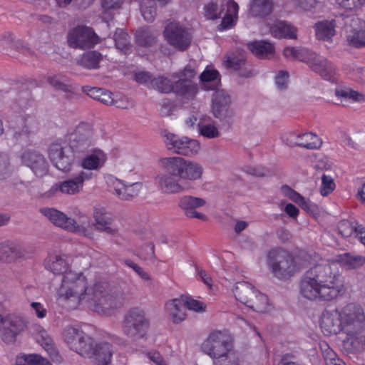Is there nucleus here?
I'll return each instance as SVG.
<instances>
[{
  "instance_id": "6e6d98bb",
  "label": "nucleus",
  "mask_w": 365,
  "mask_h": 365,
  "mask_svg": "<svg viewBox=\"0 0 365 365\" xmlns=\"http://www.w3.org/2000/svg\"><path fill=\"white\" fill-rule=\"evenodd\" d=\"M294 3L304 11H312L321 7L322 4L317 0H292Z\"/></svg>"
},
{
  "instance_id": "c03bdc74",
  "label": "nucleus",
  "mask_w": 365,
  "mask_h": 365,
  "mask_svg": "<svg viewBox=\"0 0 365 365\" xmlns=\"http://www.w3.org/2000/svg\"><path fill=\"white\" fill-rule=\"evenodd\" d=\"M143 185L140 182L125 183L121 200H130L137 197L141 192Z\"/></svg>"
},
{
  "instance_id": "de8ad7c7",
  "label": "nucleus",
  "mask_w": 365,
  "mask_h": 365,
  "mask_svg": "<svg viewBox=\"0 0 365 365\" xmlns=\"http://www.w3.org/2000/svg\"><path fill=\"white\" fill-rule=\"evenodd\" d=\"M115 46L118 49L126 53L129 50L128 34L122 29H118L114 35Z\"/></svg>"
},
{
  "instance_id": "f03ea898",
  "label": "nucleus",
  "mask_w": 365,
  "mask_h": 365,
  "mask_svg": "<svg viewBox=\"0 0 365 365\" xmlns=\"http://www.w3.org/2000/svg\"><path fill=\"white\" fill-rule=\"evenodd\" d=\"M336 263L346 269H357L365 264V257L344 253L329 261L315 256L301 280L302 296L318 302H330L340 296L344 287Z\"/></svg>"
},
{
  "instance_id": "f704fd0d",
  "label": "nucleus",
  "mask_w": 365,
  "mask_h": 365,
  "mask_svg": "<svg viewBox=\"0 0 365 365\" xmlns=\"http://www.w3.org/2000/svg\"><path fill=\"white\" fill-rule=\"evenodd\" d=\"M297 28L289 23L279 21L270 28L271 34L279 38H297Z\"/></svg>"
},
{
  "instance_id": "a878e982",
  "label": "nucleus",
  "mask_w": 365,
  "mask_h": 365,
  "mask_svg": "<svg viewBox=\"0 0 365 365\" xmlns=\"http://www.w3.org/2000/svg\"><path fill=\"white\" fill-rule=\"evenodd\" d=\"M24 322L20 317L9 314V321L1 324V337L6 344L16 341V336L23 331Z\"/></svg>"
},
{
  "instance_id": "cd10ccee",
  "label": "nucleus",
  "mask_w": 365,
  "mask_h": 365,
  "mask_svg": "<svg viewBox=\"0 0 365 365\" xmlns=\"http://www.w3.org/2000/svg\"><path fill=\"white\" fill-rule=\"evenodd\" d=\"M183 296L168 300L165 311L168 319L174 324H180L186 319Z\"/></svg>"
},
{
  "instance_id": "20e7f679",
  "label": "nucleus",
  "mask_w": 365,
  "mask_h": 365,
  "mask_svg": "<svg viewBox=\"0 0 365 365\" xmlns=\"http://www.w3.org/2000/svg\"><path fill=\"white\" fill-rule=\"evenodd\" d=\"M94 142L91 128L81 123L68 134L67 140H58L52 143L48 147V155L54 167L68 173L71 170L78 154L88 151Z\"/></svg>"
},
{
  "instance_id": "c756f323",
  "label": "nucleus",
  "mask_w": 365,
  "mask_h": 365,
  "mask_svg": "<svg viewBox=\"0 0 365 365\" xmlns=\"http://www.w3.org/2000/svg\"><path fill=\"white\" fill-rule=\"evenodd\" d=\"M36 341L48 352L53 361H59L60 356L53 340L47 331L41 326H36L32 331Z\"/></svg>"
},
{
  "instance_id": "0eeeda50",
  "label": "nucleus",
  "mask_w": 365,
  "mask_h": 365,
  "mask_svg": "<svg viewBox=\"0 0 365 365\" xmlns=\"http://www.w3.org/2000/svg\"><path fill=\"white\" fill-rule=\"evenodd\" d=\"M267 264L273 275L279 279H288L303 268L300 259L294 258L289 252L280 247L268 251Z\"/></svg>"
},
{
  "instance_id": "3c124183",
  "label": "nucleus",
  "mask_w": 365,
  "mask_h": 365,
  "mask_svg": "<svg viewBox=\"0 0 365 365\" xmlns=\"http://www.w3.org/2000/svg\"><path fill=\"white\" fill-rule=\"evenodd\" d=\"M335 183L334 179L327 175L322 177V185L320 187V193L323 196H327L335 189Z\"/></svg>"
},
{
  "instance_id": "680f3d73",
  "label": "nucleus",
  "mask_w": 365,
  "mask_h": 365,
  "mask_svg": "<svg viewBox=\"0 0 365 365\" xmlns=\"http://www.w3.org/2000/svg\"><path fill=\"white\" fill-rule=\"evenodd\" d=\"M341 8L346 10H354L361 5V0H335Z\"/></svg>"
},
{
  "instance_id": "4be33fe9",
  "label": "nucleus",
  "mask_w": 365,
  "mask_h": 365,
  "mask_svg": "<svg viewBox=\"0 0 365 365\" xmlns=\"http://www.w3.org/2000/svg\"><path fill=\"white\" fill-rule=\"evenodd\" d=\"M178 205L184 210L187 217L196 218L203 222H206L209 219L205 214L197 211V209L207 206V202L204 198L185 195L180 198Z\"/></svg>"
},
{
  "instance_id": "5701e85b",
  "label": "nucleus",
  "mask_w": 365,
  "mask_h": 365,
  "mask_svg": "<svg viewBox=\"0 0 365 365\" xmlns=\"http://www.w3.org/2000/svg\"><path fill=\"white\" fill-rule=\"evenodd\" d=\"M43 266L48 271L62 277L72 270L67 256L59 251L49 252L44 259Z\"/></svg>"
},
{
  "instance_id": "8fccbe9b",
  "label": "nucleus",
  "mask_w": 365,
  "mask_h": 365,
  "mask_svg": "<svg viewBox=\"0 0 365 365\" xmlns=\"http://www.w3.org/2000/svg\"><path fill=\"white\" fill-rule=\"evenodd\" d=\"M183 298L184 305L187 309L197 313H202L206 311L205 303L187 297H183Z\"/></svg>"
},
{
  "instance_id": "f3484780",
  "label": "nucleus",
  "mask_w": 365,
  "mask_h": 365,
  "mask_svg": "<svg viewBox=\"0 0 365 365\" xmlns=\"http://www.w3.org/2000/svg\"><path fill=\"white\" fill-rule=\"evenodd\" d=\"M161 169L163 172L156 174L153 178L156 188L160 193L174 195L186 190L176 174L165 168Z\"/></svg>"
},
{
  "instance_id": "6e6552de",
  "label": "nucleus",
  "mask_w": 365,
  "mask_h": 365,
  "mask_svg": "<svg viewBox=\"0 0 365 365\" xmlns=\"http://www.w3.org/2000/svg\"><path fill=\"white\" fill-rule=\"evenodd\" d=\"M231 291L237 301L257 312L267 313L273 309L267 297L247 282H236Z\"/></svg>"
},
{
  "instance_id": "052dcab7",
  "label": "nucleus",
  "mask_w": 365,
  "mask_h": 365,
  "mask_svg": "<svg viewBox=\"0 0 365 365\" xmlns=\"http://www.w3.org/2000/svg\"><path fill=\"white\" fill-rule=\"evenodd\" d=\"M153 79L150 73L146 71H139L135 74V80L138 83L144 84L149 87H151Z\"/></svg>"
},
{
  "instance_id": "7ed1b4c3",
  "label": "nucleus",
  "mask_w": 365,
  "mask_h": 365,
  "mask_svg": "<svg viewBox=\"0 0 365 365\" xmlns=\"http://www.w3.org/2000/svg\"><path fill=\"white\" fill-rule=\"evenodd\" d=\"M94 142L91 128L81 123L68 134L67 140H58L52 143L48 147V155L54 167L68 173L71 170L78 154L88 151Z\"/></svg>"
},
{
  "instance_id": "a211bd4d",
  "label": "nucleus",
  "mask_w": 365,
  "mask_h": 365,
  "mask_svg": "<svg viewBox=\"0 0 365 365\" xmlns=\"http://www.w3.org/2000/svg\"><path fill=\"white\" fill-rule=\"evenodd\" d=\"M97 43L96 35L87 26L76 27L68 34V43L74 48L85 49L93 46Z\"/></svg>"
},
{
  "instance_id": "393cba45",
  "label": "nucleus",
  "mask_w": 365,
  "mask_h": 365,
  "mask_svg": "<svg viewBox=\"0 0 365 365\" xmlns=\"http://www.w3.org/2000/svg\"><path fill=\"white\" fill-rule=\"evenodd\" d=\"M348 43L356 48L365 47V21L358 17L351 19L346 31Z\"/></svg>"
},
{
  "instance_id": "e433bc0d",
  "label": "nucleus",
  "mask_w": 365,
  "mask_h": 365,
  "mask_svg": "<svg viewBox=\"0 0 365 365\" xmlns=\"http://www.w3.org/2000/svg\"><path fill=\"white\" fill-rule=\"evenodd\" d=\"M202 86L205 90L217 89L220 85V78L217 70L207 67L200 76Z\"/></svg>"
},
{
  "instance_id": "69168bd1",
  "label": "nucleus",
  "mask_w": 365,
  "mask_h": 365,
  "mask_svg": "<svg viewBox=\"0 0 365 365\" xmlns=\"http://www.w3.org/2000/svg\"><path fill=\"white\" fill-rule=\"evenodd\" d=\"M289 74L287 71H280L275 76V83L279 89L286 88L288 83Z\"/></svg>"
},
{
  "instance_id": "0e129e2a",
  "label": "nucleus",
  "mask_w": 365,
  "mask_h": 365,
  "mask_svg": "<svg viewBox=\"0 0 365 365\" xmlns=\"http://www.w3.org/2000/svg\"><path fill=\"white\" fill-rule=\"evenodd\" d=\"M48 82L53 87L61 90L65 92H70L71 87L69 85L66 84L63 82H61L56 76H49L48 78Z\"/></svg>"
},
{
  "instance_id": "37998d69",
  "label": "nucleus",
  "mask_w": 365,
  "mask_h": 365,
  "mask_svg": "<svg viewBox=\"0 0 365 365\" xmlns=\"http://www.w3.org/2000/svg\"><path fill=\"white\" fill-rule=\"evenodd\" d=\"M358 222L353 218L342 220L338 224L339 232L344 237H348L356 232Z\"/></svg>"
},
{
  "instance_id": "49530a36",
  "label": "nucleus",
  "mask_w": 365,
  "mask_h": 365,
  "mask_svg": "<svg viewBox=\"0 0 365 365\" xmlns=\"http://www.w3.org/2000/svg\"><path fill=\"white\" fill-rule=\"evenodd\" d=\"M108 187L113 193H114L119 199L121 200L123 192L125 182L115 178L114 176H108L106 179Z\"/></svg>"
},
{
  "instance_id": "dca6fc26",
  "label": "nucleus",
  "mask_w": 365,
  "mask_h": 365,
  "mask_svg": "<svg viewBox=\"0 0 365 365\" xmlns=\"http://www.w3.org/2000/svg\"><path fill=\"white\" fill-rule=\"evenodd\" d=\"M93 178V174L92 173L80 171L74 177L52 185L46 195L48 197L55 195L58 192L70 195H76L83 190L84 182Z\"/></svg>"
},
{
  "instance_id": "aec40b11",
  "label": "nucleus",
  "mask_w": 365,
  "mask_h": 365,
  "mask_svg": "<svg viewBox=\"0 0 365 365\" xmlns=\"http://www.w3.org/2000/svg\"><path fill=\"white\" fill-rule=\"evenodd\" d=\"M164 36L170 45L180 51L187 48L190 43L191 38L188 32L176 22H171L167 25Z\"/></svg>"
},
{
  "instance_id": "2f4dec72",
  "label": "nucleus",
  "mask_w": 365,
  "mask_h": 365,
  "mask_svg": "<svg viewBox=\"0 0 365 365\" xmlns=\"http://www.w3.org/2000/svg\"><path fill=\"white\" fill-rule=\"evenodd\" d=\"M93 218L94 220V226L98 230L112 235L117 232V229L111 226L113 222L112 215L105 209L96 208L93 213Z\"/></svg>"
},
{
  "instance_id": "6ab92c4d",
  "label": "nucleus",
  "mask_w": 365,
  "mask_h": 365,
  "mask_svg": "<svg viewBox=\"0 0 365 365\" xmlns=\"http://www.w3.org/2000/svg\"><path fill=\"white\" fill-rule=\"evenodd\" d=\"M26 259L25 246L16 240H6L0 242V262L14 264Z\"/></svg>"
},
{
  "instance_id": "58836bf2",
  "label": "nucleus",
  "mask_w": 365,
  "mask_h": 365,
  "mask_svg": "<svg viewBox=\"0 0 365 365\" xmlns=\"http://www.w3.org/2000/svg\"><path fill=\"white\" fill-rule=\"evenodd\" d=\"M170 0H141L140 11L145 21H152L155 15V6L158 3L160 6H165Z\"/></svg>"
},
{
  "instance_id": "412c9836",
  "label": "nucleus",
  "mask_w": 365,
  "mask_h": 365,
  "mask_svg": "<svg viewBox=\"0 0 365 365\" xmlns=\"http://www.w3.org/2000/svg\"><path fill=\"white\" fill-rule=\"evenodd\" d=\"M21 159L22 163L29 168L36 177L42 178L48 173V163L40 153L26 150L22 153Z\"/></svg>"
},
{
  "instance_id": "4d7b16f0",
  "label": "nucleus",
  "mask_w": 365,
  "mask_h": 365,
  "mask_svg": "<svg viewBox=\"0 0 365 365\" xmlns=\"http://www.w3.org/2000/svg\"><path fill=\"white\" fill-rule=\"evenodd\" d=\"M12 171L8 157L6 155H0V178H6Z\"/></svg>"
},
{
  "instance_id": "1a4fd4ad",
  "label": "nucleus",
  "mask_w": 365,
  "mask_h": 365,
  "mask_svg": "<svg viewBox=\"0 0 365 365\" xmlns=\"http://www.w3.org/2000/svg\"><path fill=\"white\" fill-rule=\"evenodd\" d=\"M159 165L161 168L173 171L180 180L191 182L200 180L204 173L200 163L178 156L162 158Z\"/></svg>"
},
{
  "instance_id": "c85d7f7f",
  "label": "nucleus",
  "mask_w": 365,
  "mask_h": 365,
  "mask_svg": "<svg viewBox=\"0 0 365 365\" xmlns=\"http://www.w3.org/2000/svg\"><path fill=\"white\" fill-rule=\"evenodd\" d=\"M197 128L199 135L208 139L217 138L221 135L219 124L207 115L200 116Z\"/></svg>"
},
{
  "instance_id": "bb28decb",
  "label": "nucleus",
  "mask_w": 365,
  "mask_h": 365,
  "mask_svg": "<svg viewBox=\"0 0 365 365\" xmlns=\"http://www.w3.org/2000/svg\"><path fill=\"white\" fill-rule=\"evenodd\" d=\"M107 160V154L103 150L95 148L81 158L80 166L83 171H98L104 167Z\"/></svg>"
},
{
  "instance_id": "603ef678",
  "label": "nucleus",
  "mask_w": 365,
  "mask_h": 365,
  "mask_svg": "<svg viewBox=\"0 0 365 365\" xmlns=\"http://www.w3.org/2000/svg\"><path fill=\"white\" fill-rule=\"evenodd\" d=\"M30 313L39 319H43L46 317L48 310L44 305L38 302H33L30 304Z\"/></svg>"
},
{
  "instance_id": "09e8293b",
  "label": "nucleus",
  "mask_w": 365,
  "mask_h": 365,
  "mask_svg": "<svg viewBox=\"0 0 365 365\" xmlns=\"http://www.w3.org/2000/svg\"><path fill=\"white\" fill-rule=\"evenodd\" d=\"M156 36L148 30H140L136 34L137 42L143 46L151 45L155 40Z\"/></svg>"
},
{
  "instance_id": "bf43d9fd",
  "label": "nucleus",
  "mask_w": 365,
  "mask_h": 365,
  "mask_svg": "<svg viewBox=\"0 0 365 365\" xmlns=\"http://www.w3.org/2000/svg\"><path fill=\"white\" fill-rule=\"evenodd\" d=\"M29 365H51L48 361L37 354L24 355Z\"/></svg>"
},
{
  "instance_id": "c9c22d12",
  "label": "nucleus",
  "mask_w": 365,
  "mask_h": 365,
  "mask_svg": "<svg viewBox=\"0 0 365 365\" xmlns=\"http://www.w3.org/2000/svg\"><path fill=\"white\" fill-rule=\"evenodd\" d=\"M251 52L259 58H269L274 55V47L267 41H255L248 44Z\"/></svg>"
},
{
  "instance_id": "f257e3e1",
  "label": "nucleus",
  "mask_w": 365,
  "mask_h": 365,
  "mask_svg": "<svg viewBox=\"0 0 365 365\" xmlns=\"http://www.w3.org/2000/svg\"><path fill=\"white\" fill-rule=\"evenodd\" d=\"M57 297L71 309L83 305L104 316L113 314L124 302L123 294L112 290L107 282L96 279L88 284L81 272L74 270H69L62 277Z\"/></svg>"
},
{
  "instance_id": "9b49d317",
  "label": "nucleus",
  "mask_w": 365,
  "mask_h": 365,
  "mask_svg": "<svg viewBox=\"0 0 365 365\" xmlns=\"http://www.w3.org/2000/svg\"><path fill=\"white\" fill-rule=\"evenodd\" d=\"M41 212L56 226L91 237L92 232L85 226L86 222H88V217L80 211H78L76 215L79 224L74 219L68 217L63 212L53 208H43L41 210Z\"/></svg>"
},
{
  "instance_id": "9d476101",
  "label": "nucleus",
  "mask_w": 365,
  "mask_h": 365,
  "mask_svg": "<svg viewBox=\"0 0 365 365\" xmlns=\"http://www.w3.org/2000/svg\"><path fill=\"white\" fill-rule=\"evenodd\" d=\"M239 6L234 0H218L205 5L204 15L206 19H217L224 14L220 25V30L232 27L238 18Z\"/></svg>"
},
{
  "instance_id": "864d4df0",
  "label": "nucleus",
  "mask_w": 365,
  "mask_h": 365,
  "mask_svg": "<svg viewBox=\"0 0 365 365\" xmlns=\"http://www.w3.org/2000/svg\"><path fill=\"white\" fill-rule=\"evenodd\" d=\"M297 205L302 207L307 213L316 216L319 214L318 206L312 202L310 200L307 199L302 196V200H300Z\"/></svg>"
},
{
  "instance_id": "2eb2a0df",
  "label": "nucleus",
  "mask_w": 365,
  "mask_h": 365,
  "mask_svg": "<svg viewBox=\"0 0 365 365\" xmlns=\"http://www.w3.org/2000/svg\"><path fill=\"white\" fill-rule=\"evenodd\" d=\"M164 143L168 150L183 155L197 154L201 148L198 140L169 132L164 134Z\"/></svg>"
},
{
  "instance_id": "13d9d810",
  "label": "nucleus",
  "mask_w": 365,
  "mask_h": 365,
  "mask_svg": "<svg viewBox=\"0 0 365 365\" xmlns=\"http://www.w3.org/2000/svg\"><path fill=\"white\" fill-rule=\"evenodd\" d=\"M339 138L344 147L354 150L359 149V145L354 142L346 132L340 131Z\"/></svg>"
},
{
  "instance_id": "f8f14e48",
  "label": "nucleus",
  "mask_w": 365,
  "mask_h": 365,
  "mask_svg": "<svg viewBox=\"0 0 365 365\" xmlns=\"http://www.w3.org/2000/svg\"><path fill=\"white\" fill-rule=\"evenodd\" d=\"M150 321L145 312L138 307L126 312L121 324L123 333L128 338H144L149 329Z\"/></svg>"
},
{
  "instance_id": "72a5a7b5",
  "label": "nucleus",
  "mask_w": 365,
  "mask_h": 365,
  "mask_svg": "<svg viewBox=\"0 0 365 365\" xmlns=\"http://www.w3.org/2000/svg\"><path fill=\"white\" fill-rule=\"evenodd\" d=\"M113 350L112 346L104 341H97L93 349L92 359L99 365H108L113 356Z\"/></svg>"
},
{
  "instance_id": "ddd939ff",
  "label": "nucleus",
  "mask_w": 365,
  "mask_h": 365,
  "mask_svg": "<svg viewBox=\"0 0 365 365\" xmlns=\"http://www.w3.org/2000/svg\"><path fill=\"white\" fill-rule=\"evenodd\" d=\"M63 337L69 347L84 358H92L97 341L83 331L73 327L65 328Z\"/></svg>"
},
{
  "instance_id": "a19ab883",
  "label": "nucleus",
  "mask_w": 365,
  "mask_h": 365,
  "mask_svg": "<svg viewBox=\"0 0 365 365\" xmlns=\"http://www.w3.org/2000/svg\"><path fill=\"white\" fill-rule=\"evenodd\" d=\"M272 9V0H253L250 9L252 16H264L270 14Z\"/></svg>"
},
{
  "instance_id": "4468645a",
  "label": "nucleus",
  "mask_w": 365,
  "mask_h": 365,
  "mask_svg": "<svg viewBox=\"0 0 365 365\" xmlns=\"http://www.w3.org/2000/svg\"><path fill=\"white\" fill-rule=\"evenodd\" d=\"M232 347L230 336L220 331L210 332L200 346L201 351L212 359L227 356Z\"/></svg>"
},
{
  "instance_id": "ea45409f",
  "label": "nucleus",
  "mask_w": 365,
  "mask_h": 365,
  "mask_svg": "<svg viewBox=\"0 0 365 365\" xmlns=\"http://www.w3.org/2000/svg\"><path fill=\"white\" fill-rule=\"evenodd\" d=\"M283 55L286 58L298 60L306 63L308 58H313V51L305 48L287 47L284 49Z\"/></svg>"
},
{
  "instance_id": "79ce46f5",
  "label": "nucleus",
  "mask_w": 365,
  "mask_h": 365,
  "mask_svg": "<svg viewBox=\"0 0 365 365\" xmlns=\"http://www.w3.org/2000/svg\"><path fill=\"white\" fill-rule=\"evenodd\" d=\"M103 59L102 55L97 51H89L82 55L78 63L88 69H96Z\"/></svg>"
},
{
  "instance_id": "473e14b6",
  "label": "nucleus",
  "mask_w": 365,
  "mask_h": 365,
  "mask_svg": "<svg viewBox=\"0 0 365 365\" xmlns=\"http://www.w3.org/2000/svg\"><path fill=\"white\" fill-rule=\"evenodd\" d=\"M336 21L333 19L317 22L314 26L316 38L318 40L331 41L336 35Z\"/></svg>"
},
{
  "instance_id": "a18cd8bd",
  "label": "nucleus",
  "mask_w": 365,
  "mask_h": 365,
  "mask_svg": "<svg viewBox=\"0 0 365 365\" xmlns=\"http://www.w3.org/2000/svg\"><path fill=\"white\" fill-rule=\"evenodd\" d=\"M336 93L338 96L349 100L351 102H362L364 101V96L362 93L355 91L349 88L337 89L336 91Z\"/></svg>"
},
{
  "instance_id": "7c9ffc66",
  "label": "nucleus",
  "mask_w": 365,
  "mask_h": 365,
  "mask_svg": "<svg viewBox=\"0 0 365 365\" xmlns=\"http://www.w3.org/2000/svg\"><path fill=\"white\" fill-rule=\"evenodd\" d=\"M290 146L299 145L308 149H317L322 145V140L313 133L292 134L287 143Z\"/></svg>"
},
{
  "instance_id": "338daca9",
  "label": "nucleus",
  "mask_w": 365,
  "mask_h": 365,
  "mask_svg": "<svg viewBox=\"0 0 365 365\" xmlns=\"http://www.w3.org/2000/svg\"><path fill=\"white\" fill-rule=\"evenodd\" d=\"M112 106L121 109H128L132 106V103L125 97L115 96L114 103Z\"/></svg>"
},
{
  "instance_id": "423d86ee",
  "label": "nucleus",
  "mask_w": 365,
  "mask_h": 365,
  "mask_svg": "<svg viewBox=\"0 0 365 365\" xmlns=\"http://www.w3.org/2000/svg\"><path fill=\"white\" fill-rule=\"evenodd\" d=\"M197 75L195 67L189 64L182 70L173 74V78H178L175 83L168 77L158 76L152 81L151 88L165 93L173 92L182 101H191L199 91L195 82Z\"/></svg>"
},
{
  "instance_id": "e2e57ef3",
  "label": "nucleus",
  "mask_w": 365,
  "mask_h": 365,
  "mask_svg": "<svg viewBox=\"0 0 365 365\" xmlns=\"http://www.w3.org/2000/svg\"><path fill=\"white\" fill-rule=\"evenodd\" d=\"M224 63L228 68L239 70L245 64V62L242 58L228 56L226 58Z\"/></svg>"
},
{
  "instance_id": "b1692460",
  "label": "nucleus",
  "mask_w": 365,
  "mask_h": 365,
  "mask_svg": "<svg viewBox=\"0 0 365 365\" xmlns=\"http://www.w3.org/2000/svg\"><path fill=\"white\" fill-rule=\"evenodd\" d=\"M313 58H308L306 63L314 72L319 73L324 79L334 81L336 75V68L332 63L325 58L317 56L313 52Z\"/></svg>"
},
{
  "instance_id": "5fc2aeb1",
  "label": "nucleus",
  "mask_w": 365,
  "mask_h": 365,
  "mask_svg": "<svg viewBox=\"0 0 365 365\" xmlns=\"http://www.w3.org/2000/svg\"><path fill=\"white\" fill-rule=\"evenodd\" d=\"M280 193L297 204L300 200H302V195L288 185H282L280 188Z\"/></svg>"
},
{
  "instance_id": "39448f33",
  "label": "nucleus",
  "mask_w": 365,
  "mask_h": 365,
  "mask_svg": "<svg viewBox=\"0 0 365 365\" xmlns=\"http://www.w3.org/2000/svg\"><path fill=\"white\" fill-rule=\"evenodd\" d=\"M319 324L325 336L343 332L346 334L348 340L349 336H354L364 326V310L356 303H348L336 308L328 307L322 312Z\"/></svg>"
},
{
  "instance_id": "774afa93",
  "label": "nucleus",
  "mask_w": 365,
  "mask_h": 365,
  "mask_svg": "<svg viewBox=\"0 0 365 365\" xmlns=\"http://www.w3.org/2000/svg\"><path fill=\"white\" fill-rule=\"evenodd\" d=\"M149 359L155 365H168L159 352L151 351L148 354Z\"/></svg>"
},
{
  "instance_id": "4c0bfd02",
  "label": "nucleus",
  "mask_w": 365,
  "mask_h": 365,
  "mask_svg": "<svg viewBox=\"0 0 365 365\" xmlns=\"http://www.w3.org/2000/svg\"><path fill=\"white\" fill-rule=\"evenodd\" d=\"M230 103V98L225 91H217L212 96V110L216 118H220Z\"/></svg>"
}]
</instances>
